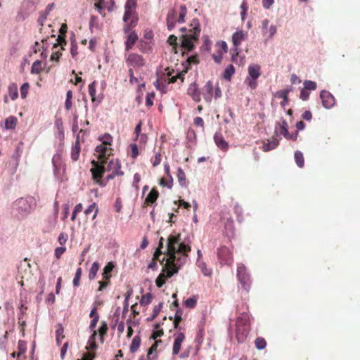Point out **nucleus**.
<instances>
[{
  "label": "nucleus",
  "mask_w": 360,
  "mask_h": 360,
  "mask_svg": "<svg viewBox=\"0 0 360 360\" xmlns=\"http://www.w3.org/2000/svg\"><path fill=\"white\" fill-rule=\"evenodd\" d=\"M162 308V303L160 302L158 305L155 306L154 308H153V314L150 317H148L147 319V320L148 321H152L159 314V312L160 311L161 309Z\"/></svg>",
  "instance_id": "nucleus-40"
},
{
  "label": "nucleus",
  "mask_w": 360,
  "mask_h": 360,
  "mask_svg": "<svg viewBox=\"0 0 360 360\" xmlns=\"http://www.w3.org/2000/svg\"><path fill=\"white\" fill-rule=\"evenodd\" d=\"M278 126L276 127V132L278 135L283 136L286 139L289 140L291 139L292 136L288 131V124L287 122L281 118V121L278 124Z\"/></svg>",
  "instance_id": "nucleus-7"
},
{
  "label": "nucleus",
  "mask_w": 360,
  "mask_h": 360,
  "mask_svg": "<svg viewBox=\"0 0 360 360\" xmlns=\"http://www.w3.org/2000/svg\"><path fill=\"white\" fill-rule=\"evenodd\" d=\"M138 40V35L134 31H131L125 41L126 50L129 51Z\"/></svg>",
  "instance_id": "nucleus-17"
},
{
  "label": "nucleus",
  "mask_w": 360,
  "mask_h": 360,
  "mask_svg": "<svg viewBox=\"0 0 360 360\" xmlns=\"http://www.w3.org/2000/svg\"><path fill=\"white\" fill-rule=\"evenodd\" d=\"M235 72V68L233 65H229L223 73V78L226 80L230 81L232 75Z\"/></svg>",
  "instance_id": "nucleus-25"
},
{
  "label": "nucleus",
  "mask_w": 360,
  "mask_h": 360,
  "mask_svg": "<svg viewBox=\"0 0 360 360\" xmlns=\"http://www.w3.org/2000/svg\"><path fill=\"white\" fill-rule=\"evenodd\" d=\"M66 248L65 247H58L55 250V256L57 259L60 258L61 255L65 252Z\"/></svg>",
  "instance_id": "nucleus-53"
},
{
  "label": "nucleus",
  "mask_w": 360,
  "mask_h": 360,
  "mask_svg": "<svg viewBox=\"0 0 360 360\" xmlns=\"http://www.w3.org/2000/svg\"><path fill=\"white\" fill-rule=\"evenodd\" d=\"M176 41H177V37L175 35L172 34L168 37L167 42L170 45L176 46L177 45Z\"/></svg>",
  "instance_id": "nucleus-59"
},
{
  "label": "nucleus",
  "mask_w": 360,
  "mask_h": 360,
  "mask_svg": "<svg viewBox=\"0 0 360 360\" xmlns=\"http://www.w3.org/2000/svg\"><path fill=\"white\" fill-rule=\"evenodd\" d=\"M80 153V146L78 141H76L75 146L72 148L71 158L73 161L78 160Z\"/></svg>",
  "instance_id": "nucleus-24"
},
{
  "label": "nucleus",
  "mask_w": 360,
  "mask_h": 360,
  "mask_svg": "<svg viewBox=\"0 0 360 360\" xmlns=\"http://www.w3.org/2000/svg\"><path fill=\"white\" fill-rule=\"evenodd\" d=\"M290 89H283L278 91L274 94V97L277 98H287Z\"/></svg>",
  "instance_id": "nucleus-47"
},
{
  "label": "nucleus",
  "mask_w": 360,
  "mask_h": 360,
  "mask_svg": "<svg viewBox=\"0 0 360 360\" xmlns=\"http://www.w3.org/2000/svg\"><path fill=\"white\" fill-rule=\"evenodd\" d=\"M82 276V269L79 267L75 273V278L73 279L72 283L75 287H78L79 285V280Z\"/></svg>",
  "instance_id": "nucleus-41"
},
{
  "label": "nucleus",
  "mask_w": 360,
  "mask_h": 360,
  "mask_svg": "<svg viewBox=\"0 0 360 360\" xmlns=\"http://www.w3.org/2000/svg\"><path fill=\"white\" fill-rule=\"evenodd\" d=\"M18 348L20 351L19 354H18V356H20V354H23L25 352L26 350V343L23 340H19L18 344Z\"/></svg>",
  "instance_id": "nucleus-51"
},
{
  "label": "nucleus",
  "mask_w": 360,
  "mask_h": 360,
  "mask_svg": "<svg viewBox=\"0 0 360 360\" xmlns=\"http://www.w3.org/2000/svg\"><path fill=\"white\" fill-rule=\"evenodd\" d=\"M188 94L195 101L199 102L200 101V91L196 83L193 82L189 85Z\"/></svg>",
  "instance_id": "nucleus-12"
},
{
  "label": "nucleus",
  "mask_w": 360,
  "mask_h": 360,
  "mask_svg": "<svg viewBox=\"0 0 360 360\" xmlns=\"http://www.w3.org/2000/svg\"><path fill=\"white\" fill-rule=\"evenodd\" d=\"M114 267V265L109 262L108 264L104 267L103 271L102 273L103 278L105 280L103 281H99V288L98 289V291H102L104 288H105L108 283L110 278L111 277V272L112 271V269Z\"/></svg>",
  "instance_id": "nucleus-6"
},
{
  "label": "nucleus",
  "mask_w": 360,
  "mask_h": 360,
  "mask_svg": "<svg viewBox=\"0 0 360 360\" xmlns=\"http://www.w3.org/2000/svg\"><path fill=\"white\" fill-rule=\"evenodd\" d=\"M127 63L135 67H142L145 65V60L142 56L136 53L129 54L127 59Z\"/></svg>",
  "instance_id": "nucleus-8"
},
{
  "label": "nucleus",
  "mask_w": 360,
  "mask_h": 360,
  "mask_svg": "<svg viewBox=\"0 0 360 360\" xmlns=\"http://www.w3.org/2000/svg\"><path fill=\"white\" fill-rule=\"evenodd\" d=\"M67 240H68V235L64 233H61L59 236H58V242L60 245H64L67 242Z\"/></svg>",
  "instance_id": "nucleus-56"
},
{
  "label": "nucleus",
  "mask_w": 360,
  "mask_h": 360,
  "mask_svg": "<svg viewBox=\"0 0 360 360\" xmlns=\"http://www.w3.org/2000/svg\"><path fill=\"white\" fill-rule=\"evenodd\" d=\"M213 85L210 81H208L202 89V94L204 99L210 103L212 99Z\"/></svg>",
  "instance_id": "nucleus-11"
},
{
  "label": "nucleus",
  "mask_w": 360,
  "mask_h": 360,
  "mask_svg": "<svg viewBox=\"0 0 360 360\" xmlns=\"http://www.w3.org/2000/svg\"><path fill=\"white\" fill-rule=\"evenodd\" d=\"M61 55L58 51L53 52L51 56V60L58 61Z\"/></svg>",
  "instance_id": "nucleus-64"
},
{
  "label": "nucleus",
  "mask_w": 360,
  "mask_h": 360,
  "mask_svg": "<svg viewBox=\"0 0 360 360\" xmlns=\"http://www.w3.org/2000/svg\"><path fill=\"white\" fill-rule=\"evenodd\" d=\"M152 300V294L151 293H147L146 295H143L140 304L141 305H148L151 302Z\"/></svg>",
  "instance_id": "nucleus-46"
},
{
  "label": "nucleus",
  "mask_w": 360,
  "mask_h": 360,
  "mask_svg": "<svg viewBox=\"0 0 360 360\" xmlns=\"http://www.w3.org/2000/svg\"><path fill=\"white\" fill-rule=\"evenodd\" d=\"M274 3V0H262V6L266 9H269Z\"/></svg>",
  "instance_id": "nucleus-63"
},
{
  "label": "nucleus",
  "mask_w": 360,
  "mask_h": 360,
  "mask_svg": "<svg viewBox=\"0 0 360 360\" xmlns=\"http://www.w3.org/2000/svg\"><path fill=\"white\" fill-rule=\"evenodd\" d=\"M154 96H155L154 93L147 95L146 101V105L147 106L150 107L153 105V99Z\"/></svg>",
  "instance_id": "nucleus-54"
},
{
  "label": "nucleus",
  "mask_w": 360,
  "mask_h": 360,
  "mask_svg": "<svg viewBox=\"0 0 360 360\" xmlns=\"http://www.w3.org/2000/svg\"><path fill=\"white\" fill-rule=\"evenodd\" d=\"M157 260L160 262L161 264H163V262L166 260L165 257H163L162 259L158 257V259H155V257H153L152 262L148 264V268L151 269L153 270L156 269L157 268Z\"/></svg>",
  "instance_id": "nucleus-39"
},
{
  "label": "nucleus",
  "mask_w": 360,
  "mask_h": 360,
  "mask_svg": "<svg viewBox=\"0 0 360 360\" xmlns=\"http://www.w3.org/2000/svg\"><path fill=\"white\" fill-rule=\"evenodd\" d=\"M162 248L163 243H159L154 257L158 259L162 255L167 256L165 262L167 277L171 278L186 263L191 247L184 242H181L180 234H177L169 235L167 240V248L164 252L162 251Z\"/></svg>",
  "instance_id": "nucleus-1"
},
{
  "label": "nucleus",
  "mask_w": 360,
  "mask_h": 360,
  "mask_svg": "<svg viewBox=\"0 0 360 360\" xmlns=\"http://www.w3.org/2000/svg\"><path fill=\"white\" fill-rule=\"evenodd\" d=\"M159 196V193L155 188H153L147 195L145 199V204L150 205L154 203Z\"/></svg>",
  "instance_id": "nucleus-22"
},
{
  "label": "nucleus",
  "mask_w": 360,
  "mask_h": 360,
  "mask_svg": "<svg viewBox=\"0 0 360 360\" xmlns=\"http://www.w3.org/2000/svg\"><path fill=\"white\" fill-rule=\"evenodd\" d=\"M255 347L257 349L262 350L264 349L266 346V340L261 337H258L256 338L255 341Z\"/></svg>",
  "instance_id": "nucleus-35"
},
{
  "label": "nucleus",
  "mask_w": 360,
  "mask_h": 360,
  "mask_svg": "<svg viewBox=\"0 0 360 360\" xmlns=\"http://www.w3.org/2000/svg\"><path fill=\"white\" fill-rule=\"evenodd\" d=\"M131 157L136 158L139 155V150L136 144H132L131 146Z\"/></svg>",
  "instance_id": "nucleus-62"
},
{
  "label": "nucleus",
  "mask_w": 360,
  "mask_h": 360,
  "mask_svg": "<svg viewBox=\"0 0 360 360\" xmlns=\"http://www.w3.org/2000/svg\"><path fill=\"white\" fill-rule=\"evenodd\" d=\"M141 337L139 335H136L133 338L131 345H130V348H129L130 352L131 353H134L139 349V348L141 345Z\"/></svg>",
  "instance_id": "nucleus-23"
},
{
  "label": "nucleus",
  "mask_w": 360,
  "mask_h": 360,
  "mask_svg": "<svg viewBox=\"0 0 360 360\" xmlns=\"http://www.w3.org/2000/svg\"><path fill=\"white\" fill-rule=\"evenodd\" d=\"M106 145L101 144L96 147L95 151L98 153V162H102L105 160H108V158L105 156L106 153Z\"/></svg>",
  "instance_id": "nucleus-20"
},
{
  "label": "nucleus",
  "mask_w": 360,
  "mask_h": 360,
  "mask_svg": "<svg viewBox=\"0 0 360 360\" xmlns=\"http://www.w3.org/2000/svg\"><path fill=\"white\" fill-rule=\"evenodd\" d=\"M53 173L56 178L59 179V171L61 166V157L59 154H55L52 158Z\"/></svg>",
  "instance_id": "nucleus-14"
},
{
  "label": "nucleus",
  "mask_w": 360,
  "mask_h": 360,
  "mask_svg": "<svg viewBox=\"0 0 360 360\" xmlns=\"http://www.w3.org/2000/svg\"><path fill=\"white\" fill-rule=\"evenodd\" d=\"M176 11L174 10H171L169 11L168 14H167V29L169 30V31H172L174 26H175V23H176Z\"/></svg>",
  "instance_id": "nucleus-18"
},
{
  "label": "nucleus",
  "mask_w": 360,
  "mask_h": 360,
  "mask_svg": "<svg viewBox=\"0 0 360 360\" xmlns=\"http://www.w3.org/2000/svg\"><path fill=\"white\" fill-rule=\"evenodd\" d=\"M245 34L243 31L239 30L233 33L232 36L233 44L235 46L234 52L237 56L238 54V47L240 45L241 42L245 40Z\"/></svg>",
  "instance_id": "nucleus-9"
},
{
  "label": "nucleus",
  "mask_w": 360,
  "mask_h": 360,
  "mask_svg": "<svg viewBox=\"0 0 360 360\" xmlns=\"http://www.w3.org/2000/svg\"><path fill=\"white\" fill-rule=\"evenodd\" d=\"M157 347H158V342H154L153 345L149 348L148 354H147L148 360H153L156 358V355H154L153 356H151V355L154 352L156 351Z\"/></svg>",
  "instance_id": "nucleus-43"
},
{
  "label": "nucleus",
  "mask_w": 360,
  "mask_h": 360,
  "mask_svg": "<svg viewBox=\"0 0 360 360\" xmlns=\"http://www.w3.org/2000/svg\"><path fill=\"white\" fill-rule=\"evenodd\" d=\"M198 58L196 56H189L185 62L182 63V65L184 67V70H183L179 73V76L185 75L186 73H187L188 69L190 68V66L192 63H198Z\"/></svg>",
  "instance_id": "nucleus-15"
},
{
  "label": "nucleus",
  "mask_w": 360,
  "mask_h": 360,
  "mask_svg": "<svg viewBox=\"0 0 360 360\" xmlns=\"http://www.w3.org/2000/svg\"><path fill=\"white\" fill-rule=\"evenodd\" d=\"M137 5V0H127L124 5V9H133L136 10Z\"/></svg>",
  "instance_id": "nucleus-49"
},
{
  "label": "nucleus",
  "mask_w": 360,
  "mask_h": 360,
  "mask_svg": "<svg viewBox=\"0 0 360 360\" xmlns=\"http://www.w3.org/2000/svg\"><path fill=\"white\" fill-rule=\"evenodd\" d=\"M71 48H70V53L72 55V57L75 58L76 56L77 55V45L76 43V41L74 38V35L72 37H71Z\"/></svg>",
  "instance_id": "nucleus-37"
},
{
  "label": "nucleus",
  "mask_w": 360,
  "mask_h": 360,
  "mask_svg": "<svg viewBox=\"0 0 360 360\" xmlns=\"http://www.w3.org/2000/svg\"><path fill=\"white\" fill-rule=\"evenodd\" d=\"M99 269V264L97 262H95L93 263L91 269H89V278L90 280H93L95 278L96 274Z\"/></svg>",
  "instance_id": "nucleus-30"
},
{
  "label": "nucleus",
  "mask_w": 360,
  "mask_h": 360,
  "mask_svg": "<svg viewBox=\"0 0 360 360\" xmlns=\"http://www.w3.org/2000/svg\"><path fill=\"white\" fill-rule=\"evenodd\" d=\"M248 75L252 80H256L261 75L260 65L251 64L248 67Z\"/></svg>",
  "instance_id": "nucleus-13"
},
{
  "label": "nucleus",
  "mask_w": 360,
  "mask_h": 360,
  "mask_svg": "<svg viewBox=\"0 0 360 360\" xmlns=\"http://www.w3.org/2000/svg\"><path fill=\"white\" fill-rule=\"evenodd\" d=\"M136 10L133 9H125L124 14L123 16V21L127 22L130 20L131 18H133L134 15H136Z\"/></svg>",
  "instance_id": "nucleus-36"
},
{
  "label": "nucleus",
  "mask_w": 360,
  "mask_h": 360,
  "mask_svg": "<svg viewBox=\"0 0 360 360\" xmlns=\"http://www.w3.org/2000/svg\"><path fill=\"white\" fill-rule=\"evenodd\" d=\"M93 167L91 169L93 179L102 178L105 172H110L106 176V180L113 179L116 176H122L124 172L121 170V164L118 159L103 160L98 162L95 160L91 161Z\"/></svg>",
  "instance_id": "nucleus-2"
},
{
  "label": "nucleus",
  "mask_w": 360,
  "mask_h": 360,
  "mask_svg": "<svg viewBox=\"0 0 360 360\" xmlns=\"http://www.w3.org/2000/svg\"><path fill=\"white\" fill-rule=\"evenodd\" d=\"M41 63L40 60H37L34 61L31 68V73L32 74H39L41 72Z\"/></svg>",
  "instance_id": "nucleus-31"
},
{
  "label": "nucleus",
  "mask_w": 360,
  "mask_h": 360,
  "mask_svg": "<svg viewBox=\"0 0 360 360\" xmlns=\"http://www.w3.org/2000/svg\"><path fill=\"white\" fill-rule=\"evenodd\" d=\"M96 81L91 82L89 86V94L93 102L97 101L98 103H101L103 100V96H96Z\"/></svg>",
  "instance_id": "nucleus-19"
},
{
  "label": "nucleus",
  "mask_w": 360,
  "mask_h": 360,
  "mask_svg": "<svg viewBox=\"0 0 360 360\" xmlns=\"http://www.w3.org/2000/svg\"><path fill=\"white\" fill-rule=\"evenodd\" d=\"M101 141H102L104 145H110L112 142V136L109 134H105L101 136L98 139Z\"/></svg>",
  "instance_id": "nucleus-45"
},
{
  "label": "nucleus",
  "mask_w": 360,
  "mask_h": 360,
  "mask_svg": "<svg viewBox=\"0 0 360 360\" xmlns=\"http://www.w3.org/2000/svg\"><path fill=\"white\" fill-rule=\"evenodd\" d=\"M269 21L267 19H264L262 21V32H263L264 34H267V30L269 28V27H269Z\"/></svg>",
  "instance_id": "nucleus-60"
},
{
  "label": "nucleus",
  "mask_w": 360,
  "mask_h": 360,
  "mask_svg": "<svg viewBox=\"0 0 360 360\" xmlns=\"http://www.w3.org/2000/svg\"><path fill=\"white\" fill-rule=\"evenodd\" d=\"M214 141L217 147L224 150L226 151L229 148V143L223 137V135L220 132L215 133L214 136Z\"/></svg>",
  "instance_id": "nucleus-10"
},
{
  "label": "nucleus",
  "mask_w": 360,
  "mask_h": 360,
  "mask_svg": "<svg viewBox=\"0 0 360 360\" xmlns=\"http://www.w3.org/2000/svg\"><path fill=\"white\" fill-rule=\"evenodd\" d=\"M99 333L101 336V341H103V336L107 333L108 331V326L106 322L102 321L101 325L99 328Z\"/></svg>",
  "instance_id": "nucleus-44"
},
{
  "label": "nucleus",
  "mask_w": 360,
  "mask_h": 360,
  "mask_svg": "<svg viewBox=\"0 0 360 360\" xmlns=\"http://www.w3.org/2000/svg\"><path fill=\"white\" fill-rule=\"evenodd\" d=\"M237 276L243 288L248 291L250 287V279L244 264H240L238 266Z\"/></svg>",
  "instance_id": "nucleus-5"
},
{
  "label": "nucleus",
  "mask_w": 360,
  "mask_h": 360,
  "mask_svg": "<svg viewBox=\"0 0 360 360\" xmlns=\"http://www.w3.org/2000/svg\"><path fill=\"white\" fill-rule=\"evenodd\" d=\"M184 339L185 336L184 334L182 333H179L177 337L175 338L172 349V353L174 355H176L179 354L181 349V343Z\"/></svg>",
  "instance_id": "nucleus-16"
},
{
  "label": "nucleus",
  "mask_w": 360,
  "mask_h": 360,
  "mask_svg": "<svg viewBox=\"0 0 360 360\" xmlns=\"http://www.w3.org/2000/svg\"><path fill=\"white\" fill-rule=\"evenodd\" d=\"M165 278H169L167 277V269L166 268V263L162 269V272L157 277L155 280V284L158 288H161L165 283Z\"/></svg>",
  "instance_id": "nucleus-21"
},
{
  "label": "nucleus",
  "mask_w": 360,
  "mask_h": 360,
  "mask_svg": "<svg viewBox=\"0 0 360 360\" xmlns=\"http://www.w3.org/2000/svg\"><path fill=\"white\" fill-rule=\"evenodd\" d=\"M141 180V176L138 173H136L134 176L133 180V186L136 188V190L139 189L138 184Z\"/></svg>",
  "instance_id": "nucleus-58"
},
{
  "label": "nucleus",
  "mask_w": 360,
  "mask_h": 360,
  "mask_svg": "<svg viewBox=\"0 0 360 360\" xmlns=\"http://www.w3.org/2000/svg\"><path fill=\"white\" fill-rule=\"evenodd\" d=\"M276 32V26L271 25H270L269 28L268 29L267 34L266 35H267L268 38H271L274 35Z\"/></svg>",
  "instance_id": "nucleus-55"
},
{
  "label": "nucleus",
  "mask_w": 360,
  "mask_h": 360,
  "mask_svg": "<svg viewBox=\"0 0 360 360\" xmlns=\"http://www.w3.org/2000/svg\"><path fill=\"white\" fill-rule=\"evenodd\" d=\"M160 184L163 186H167L170 189L172 187V179H171L169 181H167L164 179H162L160 181Z\"/></svg>",
  "instance_id": "nucleus-61"
},
{
  "label": "nucleus",
  "mask_w": 360,
  "mask_h": 360,
  "mask_svg": "<svg viewBox=\"0 0 360 360\" xmlns=\"http://www.w3.org/2000/svg\"><path fill=\"white\" fill-rule=\"evenodd\" d=\"M57 41H58V43L54 44L53 48H56V47H58V46L60 45V46H61L62 49H65L64 46H65L67 44V41L65 40V35H62V34L58 35Z\"/></svg>",
  "instance_id": "nucleus-38"
},
{
  "label": "nucleus",
  "mask_w": 360,
  "mask_h": 360,
  "mask_svg": "<svg viewBox=\"0 0 360 360\" xmlns=\"http://www.w3.org/2000/svg\"><path fill=\"white\" fill-rule=\"evenodd\" d=\"M30 85L28 83H24L20 87V95L22 98L27 97Z\"/></svg>",
  "instance_id": "nucleus-48"
},
{
  "label": "nucleus",
  "mask_w": 360,
  "mask_h": 360,
  "mask_svg": "<svg viewBox=\"0 0 360 360\" xmlns=\"http://www.w3.org/2000/svg\"><path fill=\"white\" fill-rule=\"evenodd\" d=\"M37 203L36 198L32 196L20 198L13 202V209L20 217H25L35 210Z\"/></svg>",
  "instance_id": "nucleus-3"
},
{
  "label": "nucleus",
  "mask_w": 360,
  "mask_h": 360,
  "mask_svg": "<svg viewBox=\"0 0 360 360\" xmlns=\"http://www.w3.org/2000/svg\"><path fill=\"white\" fill-rule=\"evenodd\" d=\"M8 93L11 98L14 101L15 100L18 96V87L15 84H11L8 86Z\"/></svg>",
  "instance_id": "nucleus-29"
},
{
  "label": "nucleus",
  "mask_w": 360,
  "mask_h": 360,
  "mask_svg": "<svg viewBox=\"0 0 360 360\" xmlns=\"http://www.w3.org/2000/svg\"><path fill=\"white\" fill-rule=\"evenodd\" d=\"M187 13V8L186 5L183 4L180 6V13L178 20H176L179 23H184L185 22V17Z\"/></svg>",
  "instance_id": "nucleus-34"
},
{
  "label": "nucleus",
  "mask_w": 360,
  "mask_h": 360,
  "mask_svg": "<svg viewBox=\"0 0 360 360\" xmlns=\"http://www.w3.org/2000/svg\"><path fill=\"white\" fill-rule=\"evenodd\" d=\"M177 179L179 184L181 186H186V174L184 172V170L179 167L177 169Z\"/></svg>",
  "instance_id": "nucleus-28"
},
{
  "label": "nucleus",
  "mask_w": 360,
  "mask_h": 360,
  "mask_svg": "<svg viewBox=\"0 0 360 360\" xmlns=\"http://www.w3.org/2000/svg\"><path fill=\"white\" fill-rule=\"evenodd\" d=\"M194 22L195 26L193 28V34H190L188 37L183 35L181 41V47L187 51H191L194 48V44L192 40H198L200 33V28L198 20H195Z\"/></svg>",
  "instance_id": "nucleus-4"
},
{
  "label": "nucleus",
  "mask_w": 360,
  "mask_h": 360,
  "mask_svg": "<svg viewBox=\"0 0 360 360\" xmlns=\"http://www.w3.org/2000/svg\"><path fill=\"white\" fill-rule=\"evenodd\" d=\"M198 267L200 269L202 273L205 276H210L212 274L211 271L208 269H207V266H206V264L203 262L202 263H200L198 264Z\"/></svg>",
  "instance_id": "nucleus-50"
},
{
  "label": "nucleus",
  "mask_w": 360,
  "mask_h": 360,
  "mask_svg": "<svg viewBox=\"0 0 360 360\" xmlns=\"http://www.w3.org/2000/svg\"><path fill=\"white\" fill-rule=\"evenodd\" d=\"M229 252V250L226 247H222L218 250L217 254L220 259H221L226 253Z\"/></svg>",
  "instance_id": "nucleus-57"
},
{
  "label": "nucleus",
  "mask_w": 360,
  "mask_h": 360,
  "mask_svg": "<svg viewBox=\"0 0 360 360\" xmlns=\"http://www.w3.org/2000/svg\"><path fill=\"white\" fill-rule=\"evenodd\" d=\"M98 319H99V316L98 314H96L95 316L94 317V319L91 320V323H90V325H89V328L91 330H92L94 332V330H95V328L96 326V324L98 321Z\"/></svg>",
  "instance_id": "nucleus-52"
},
{
  "label": "nucleus",
  "mask_w": 360,
  "mask_h": 360,
  "mask_svg": "<svg viewBox=\"0 0 360 360\" xmlns=\"http://www.w3.org/2000/svg\"><path fill=\"white\" fill-rule=\"evenodd\" d=\"M63 327L61 323L58 324V328L56 331V342L58 345H60L61 343V340L65 338V335H63Z\"/></svg>",
  "instance_id": "nucleus-27"
},
{
  "label": "nucleus",
  "mask_w": 360,
  "mask_h": 360,
  "mask_svg": "<svg viewBox=\"0 0 360 360\" xmlns=\"http://www.w3.org/2000/svg\"><path fill=\"white\" fill-rule=\"evenodd\" d=\"M184 304L187 308L193 309L197 304V299L194 296L189 297L185 301Z\"/></svg>",
  "instance_id": "nucleus-42"
},
{
  "label": "nucleus",
  "mask_w": 360,
  "mask_h": 360,
  "mask_svg": "<svg viewBox=\"0 0 360 360\" xmlns=\"http://www.w3.org/2000/svg\"><path fill=\"white\" fill-rule=\"evenodd\" d=\"M17 122L16 117L13 116H10L6 120L5 122V127L6 129H14Z\"/></svg>",
  "instance_id": "nucleus-33"
},
{
  "label": "nucleus",
  "mask_w": 360,
  "mask_h": 360,
  "mask_svg": "<svg viewBox=\"0 0 360 360\" xmlns=\"http://www.w3.org/2000/svg\"><path fill=\"white\" fill-rule=\"evenodd\" d=\"M93 212H94V214L91 217V220L95 219L96 217V215H97L98 209L96 207V203H93L91 205H89V207L85 210L84 212H85L86 215H89Z\"/></svg>",
  "instance_id": "nucleus-32"
},
{
  "label": "nucleus",
  "mask_w": 360,
  "mask_h": 360,
  "mask_svg": "<svg viewBox=\"0 0 360 360\" xmlns=\"http://www.w3.org/2000/svg\"><path fill=\"white\" fill-rule=\"evenodd\" d=\"M278 143V141L276 139H273L271 141H268L267 143H265L263 146L264 151H269L274 149Z\"/></svg>",
  "instance_id": "nucleus-26"
}]
</instances>
